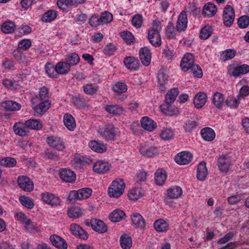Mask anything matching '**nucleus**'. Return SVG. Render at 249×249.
Masks as SVG:
<instances>
[{"label": "nucleus", "instance_id": "obj_1", "mask_svg": "<svg viewBox=\"0 0 249 249\" xmlns=\"http://www.w3.org/2000/svg\"><path fill=\"white\" fill-rule=\"evenodd\" d=\"M180 66L183 71L190 70L194 77L201 78L202 76V70L198 65L195 64L194 55L191 53H187L184 55Z\"/></svg>", "mask_w": 249, "mask_h": 249}, {"label": "nucleus", "instance_id": "obj_2", "mask_svg": "<svg viewBox=\"0 0 249 249\" xmlns=\"http://www.w3.org/2000/svg\"><path fill=\"white\" fill-rule=\"evenodd\" d=\"M161 29V22L155 20L152 22L151 27L147 30V38L150 44L155 47L161 45V39L160 32Z\"/></svg>", "mask_w": 249, "mask_h": 249}, {"label": "nucleus", "instance_id": "obj_3", "mask_svg": "<svg viewBox=\"0 0 249 249\" xmlns=\"http://www.w3.org/2000/svg\"><path fill=\"white\" fill-rule=\"evenodd\" d=\"M98 133L106 140L114 141L118 133V129L113 125L108 124L99 128Z\"/></svg>", "mask_w": 249, "mask_h": 249}, {"label": "nucleus", "instance_id": "obj_4", "mask_svg": "<svg viewBox=\"0 0 249 249\" xmlns=\"http://www.w3.org/2000/svg\"><path fill=\"white\" fill-rule=\"evenodd\" d=\"M183 192L181 188H170L167 190L166 195L164 197V202L170 207H173L175 203L172 199H177L182 194Z\"/></svg>", "mask_w": 249, "mask_h": 249}, {"label": "nucleus", "instance_id": "obj_5", "mask_svg": "<svg viewBox=\"0 0 249 249\" xmlns=\"http://www.w3.org/2000/svg\"><path fill=\"white\" fill-rule=\"evenodd\" d=\"M46 142L51 147L62 151L65 149V143L62 139L55 135H50L47 137Z\"/></svg>", "mask_w": 249, "mask_h": 249}, {"label": "nucleus", "instance_id": "obj_6", "mask_svg": "<svg viewBox=\"0 0 249 249\" xmlns=\"http://www.w3.org/2000/svg\"><path fill=\"white\" fill-rule=\"evenodd\" d=\"M41 196L44 202L52 207L59 206L61 203L59 196L53 193L45 192L41 194Z\"/></svg>", "mask_w": 249, "mask_h": 249}, {"label": "nucleus", "instance_id": "obj_7", "mask_svg": "<svg viewBox=\"0 0 249 249\" xmlns=\"http://www.w3.org/2000/svg\"><path fill=\"white\" fill-rule=\"evenodd\" d=\"M218 167L220 171L227 172L231 165V156L229 154H222L217 160Z\"/></svg>", "mask_w": 249, "mask_h": 249}, {"label": "nucleus", "instance_id": "obj_8", "mask_svg": "<svg viewBox=\"0 0 249 249\" xmlns=\"http://www.w3.org/2000/svg\"><path fill=\"white\" fill-rule=\"evenodd\" d=\"M249 71V66L243 64L238 66L231 65L228 69V73L231 76L238 77L241 75L247 73Z\"/></svg>", "mask_w": 249, "mask_h": 249}, {"label": "nucleus", "instance_id": "obj_9", "mask_svg": "<svg viewBox=\"0 0 249 249\" xmlns=\"http://www.w3.org/2000/svg\"><path fill=\"white\" fill-rule=\"evenodd\" d=\"M235 18L234 10L232 7L227 5L224 8L223 14V20L224 24L230 27L233 23Z\"/></svg>", "mask_w": 249, "mask_h": 249}, {"label": "nucleus", "instance_id": "obj_10", "mask_svg": "<svg viewBox=\"0 0 249 249\" xmlns=\"http://www.w3.org/2000/svg\"><path fill=\"white\" fill-rule=\"evenodd\" d=\"M193 159V155L188 151H182L177 154L174 158L176 163L179 165H186L189 163Z\"/></svg>", "mask_w": 249, "mask_h": 249}, {"label": "nucleus", "instance_id": "obj_11", "mask_svg": "<svg viewBox=\"0 0 249 249\" xmlns=\"http://www.w3.org/2000/svg\"><path fill=\"white\" fill-rule=\"evenodd\" d=\"M15 218L21 223L24 224L25 225V228L28 231H31L34 229V226L32 224L31 220L22 212H18L15 213Z\"/></svg>", "mask_w": 249, "mask_h": 249}, {"label": "nucleus", "instance_id": "obj_12", "mask_svg": "<svg viewBox=\"0 0 249 249\" xmlns=\"http://www.w3.org/2000/svg\"><path fill=\"white\" fill-rule=\"evenodd\" d=\"M139 151L142 155L147 157H153L159 153L157 147L146 144L142 145Z\"/></svg>", "mask_w": 249, "mask_h": 249}, {"label": "nucleus", "instance_id": "obj_13", "mask_svg": "<svg viewBox=\"0 0 249 249\" xmlns=\"http://www.w3.org/2000/svg\"><path fill=\"white\" fill-rule=\"evenodd\" d=\"M188 20L186 12L182 11L178 16L176 29L178 32L184 31L187 28Z\"/></svg>", "mask_w": 249, "mask_h": 249}, {"label": "nucleus", "instance_id": "obj_14", "mask_svg": "<svg viewBox=\"0 0 249 249\" xmlns=\"http://www.w3.org/2000/svg\"><path fill=\"white\" fill-rule=\"evenodd\" d=\"M13 130L16 135L21 137L26 136L29 133L25 122H22L15 123L13 125Z\"/></svg>", "mask_w": 249, "mask_h": 249}, {"label": "nucleus", "instance_id": "obj_15", "mask_svg": "<svg viewBox=\"0 0 249 249\" xmlns=\"http://www.w3.org/2000/svg\"><path fill=\"white\" fill-rule=\"evenodd\" d=\"M50 105L48 99L41 100L40 103L33 108L35 115H41L49 108Z\"/></svg>", "mask_w": 249, "mask_h": 249}, {"label": "nucleus", "instance_id": "obj_16", "mask_svg": "<svg viewBox=\"0 0 249 249\" xmlns=\"http://www.w3.org/2000/svg\"><path fill=\"white\" fill-rule=\"evenodd\" d=\"M60 177L64 181L71 183L75 180L76 175L70 169H62L60 171Z\"/></svg>", "mask_w": 249, "mask_h": 249}, {"label": "nucleus", "instance_id": "obj_17", "mask_svg": "<svg viewBox=\"0 0 249 249\" xmlns=\"http://www.w3.org/2000/svg\"><path fill=\"white\" fill-rule=\"evenodd\" d=\"M140 58L142 63L144 66H148L151 62V54L150 50L147 47H143L139 52Z\"/></svg>", "mask_w": 249, "mask_h": 249}, {"label": "nucleus", "instance_id": "obj_18", "mask_svg": "<svg viewBox=\"0 0 249 249\" xmlns=\"http://www.w3.org/2000/svg\"><path fill=\"white\" fill-rule=\"evenodd\" d=\"M124 63L125 66L131 71L137 70L140 66L139 60L134 56L125 57L124 58Z\"/></svg>", "mask_w": 249, "mask_h": 249}, {"label": "nucleus", "instance_id": "obj_19", "mask_svg": "<svg viewBox=\"0 0 249 249\" xmlns=\"http://www.w3.org/2000/svg\"><path fill=\"white\" fill-rule=\"evenodd\" d=\"M110 165L108 162L99 160L94 163L93 168L94 172L99 174H104L108 171Z\"/></svg>", "mask_w": 249, "mask_h": 249}, {"label": "nucleus", "instance_id": "obj_20", "mask_svg": "<svg viewBox=\"0 0 249 249\" xmlns=\"http://www.w3.org/2000/svg\"><path fill=\"white\" fill-rule=\"evenodd\" d=\"M207 100V96L206 93L199 92L195 96L194 104L197 108H202L206 104Z\"/></svg>", "mask_w": 249, "mask_h": 249}, {"label": "nucleus", "instance_id": "obj_21", "mask_svg": "<svg viewBox=\"0 0 249 249\" xmlns=\"http://www.w3.org/2000/svg\"><path fill=\"white\" fill-rule=\"evenodd\" d=\"M92 229L99 233H104L107 230V226L102 220L93 219L90 221Z\"/></svg>", "mask_w": 249, "mask_h": 249}, {"label": "nucleus", "instance_id": "obj_22", "mask_svg": "<svg viewBox=\"0 0 249 249\" xmlns=\"http://www.w3.org/2000/svg\"><path fill=\"white\" fill-rule=\"evenodd\" d=\"M141 124L143 129L150 132L153 131L157 126L156 123L148 117H142L141 121Z\"/></svg>", "mask_w": 249, "mask_h": 249}, {"label": "nucleus", "instance_id": "obj_23", "mask_svg": "<svg viewBox=\"0 0 249 249\" xmlns=\"http://www.w3.org/2000/svg\"><path fill=\"white\" fill-rule=\"evenodd\" d=\"M71 231L75 236L82 239L88 238V235L86 231L79 225L76 224H72L70 227Z\"/></svg>", "mask_w": 249, "mask_h": 249}, {"label": "nucleus", "instance_id": "obj_24", "mask_svg": "<svg viewBox=\"0 0 249 249\" xmlns=\"http://www.w3.org/2000/svg\"><path fill=\"white\" fill-rule=\"evenodd\" d=\"M144 192L142 188H131L128 193V197L129 199L136 201L142 197Z\"/></svg>", "mask_w": 249, "mask_h": 249}, {"label": "nucleus", "instance_id": "obj_25", "mask_svg": "<svg viewBox=\"0 0 249 249\" xmlns=\"http://www.w3.org/2000/svg\"><path fill=\"white\" fill-rule=\"evenodd\" d=\"M50 240L52 244L56 248L59 249H67V243L61 237L56 235H53L51 236Z\"/></svg>", "mask_w": 249, "mask_h": 249}, {"label": "nucleus", "instance_id": "obj_26", "mask_svg": "<svg viewBox=\"0 0 249 249\" xmlns=\"http://www.w3.org/2000/svg\"><path fill=\"white\" fill-rule=\"evenodd\" d=\"M1 106L7 111H12L18 110L21 107L20 104L12 100L5 101L2 102Z\"/></svg>", "mask_w": 249, "mask_h": 249}, {"label": "nucleus", "instance_id": "obj_27", "mask_svg": "<svg viewBox=\"0 0 249 249\" xmlns=\"http://www.w3.org/2000/svg\"><path fill=\"white\" fill-rule=\"evenodd\" d=\"M63 122L65 126L70 131H73L76 127L75 119L70 114L66 113L64 115Z\"/></svg>", "mask_w": 249, "mask_h": 249}, {"label": "nucleus", "instance_id": "obj_28", "mask_svg": "<svg viewBox=\"0 0 249 249\" xmlns=\"http://www.w3.org/2000/svg\"><path fill=\"white\" fill-rule=\"evenodd\" d=\"M166 178L167 174L163 169H159L155 173V181L157 185H163Z\"/></svg>", "mask_w": 249, "mask_h": 249}, {"label": "nucleus", "instance_id": "obj_29", "mask_svg": "<svg viewBox=\"0 0 249 249\" xmlns=\"http://www.w3.org/2000/svg\"><path fill=\"white\" fill-rule=\"evenodd\" d=\"M24 122L28 130H39L42 127V123L38 120L36 119H30Z\"/></svg>", "mask_w": 249, "mask_h": 249}, {"label": "nucleus", "instance_id": "obj_30", "mask_svg": "<svg viewBox=\"0 0 249 249\" xmlns=\"http://www.w3.org/2000/svg\"><path fill=\"white\" fill-rule=\"evenodd\" d=\"M106 111L114 115H120L124 111V108L118 105H109L105 107Z\"/></svg>", "mask_w": 249, "mask_h": 249}, {"label": "nucleus", "instance_id": "obj_31", "mask_svg": "<svg viewBox=\"0 0 249 249\" xmlns=\"http://www.w3.org/2000/svg\"><path fill=\"white\" fill-rule=\"evenodd\" d=\"M200 133L202 138L206 141H212L215 137L214 130L210 127L203 128Z\"/></svg>", "mask_w": 249, "mask_h": 249}, {"label": "nucleus", "instance_id": "obj_32", "mask_svg": "<svg viewBox=\"0 0 249 249\" xmlns=\"http://www.w3.org/2000/svg\"><path fill=\"white\" fill-rule=\"evenodd\" d=\"M205 162H201L198 164L197 169V178L200 180L205 179L208 175V171Z\"/></svg>", "mask_w": 249, "mask_h": 249}, {"label": "nucleus", "instance_id": "obj_33", "mask_svg": "<svg viewBox=\"0 0 249 249\" xmlns=\"http://www.w3.org/2000/svg\"><path fill=\"white\" fill-rule=\"evenodd\" d=\"M154 227L158 232H165L168 229L169 224L165 220L159 219L154 222Z\"/></svg>", "mask_w": 249, "mask_h": 249}, {"label": "nucleus", "instance_id": "obj_34", "mask_svg": "<svg viewBox=\"0 0 249 249\" xmlns=\"http://www.w3.org/2000/svg\"><path fill=\"white\" fill-rule=\"evenodd\" d=\"M132 223L138 228H143L145 226V220L143 217L139 213H133L131 217Z\"/></svg>", "mask_w": 249, "mask_h": 249}, {"label": "nucleus", "instance_id": "obj_35", "mask_svg": "<svg viewBox=\"0 0 249 249\" xmlns=\"http://www.w3.org/2000/svg\"><path fill=\"white\" fill-rule=\"evenodd\" d=\"M157 78L160 90L161 91L165 90L166 89L165 86L168 82V76L162 71H160Z\"/></svg>", "mask_w": 249, "mask_h": 249}, {"label": "nucleus", "instance_id": "obj_36", "mask_svg": "<svg viewBox=\"0 0 249 249\" xmlns=\"http://www.w3.org/2000/svg\"><path fill=\"white\" fill-rule=\"evenodd\" d=\"M89 147L94 151L98 153H103L106 150V145L96 141H91L89 143Z\"/></svg>", "mask_w": 249, "mask_h": 249}, {"label": "nucleus", "instance_id": "obj_37", "mask_svg": "<svg viewBox=\"0 0 249 249\" xmlns=\"http://www.w3.org/2000/svg\"><path fill=\"white\" fill-rule=\"evenodd\" d=\"M71 67L66 61L59 62L56 65V72L57 74H65L70 71Z\"/></svg>", "mask_w": 249, "mask_h": 249}, {"label": "nucleus", "instance_id": "obj_38", "mask_svg": "<svg viewBox=\"0 0 249 249\" xmlns=\"http://www.w3.org/2000/svg\"><path fill=\"white\" fill-rule=\"evenodd\" d=\"M224 99L225 98L222 93L219 92H216L213 96V103L216 108H220L223 107Z\"/></svg>", "mask_w": 249, "mask_h": 249}, {"label": "nucleus", "instance_id": "obj_39", "mask_svg": "<svg viewBox=\"0 0 249 249\" xmlns=\"http://www.w3.org/2000/svg\"><path fill=\"white\" fill-rule=\"evenodd\" d=\"M17 183L19 187H33L32 180L27 176H19L17 178Z\"/></svg>", "mask_w": 249, "mask_h": 249}, {"label": "nucleus", "instance_id": "obj_40", "mask_svg": "<svg viewBox=\"0 0 249 249\" xmlns=\"http://www.w3.org/2000/svg\"><path fill=\"white\" fill-rule=\"evenodd\" d=\"M57 16V12L54 10H49L45 12L41 17V20L44 22H50L54 20Z\"/></svg>", "mask_w": 249, "mask_h": 249}, {"label": "nucleus", "instance_id": "obj_41", "mask_svg": "<svg viewBox=\"0 0 249 249\" xmlns=\"http://www.w3.org/2000/svg\"><path fill=\"white\" fill-rule=\"evenodd\" d=\"M82 210L78 206H72L68 210V215L71 218H77L82 216Z\"/></svg>", "mask_w": 249, "mask_h": 249}, {"label": "nucleus", "instance_id": "obj_42", "mask_svg": "<svg viewBox=\"0 0 249 249\" xmlns=\"http://www.w3.org/2000/svg\"><path fill=\"white\" fill-rule=\"evenodd\" d=\"M125 215L124 211L120 209H116L109 214V218L112 221L117 222L123 220Z\"/></svg>", "mask_w": 249, "mask_h": 249}, {"label": "nucleus", "instance_id": "obj_43", "mask_svg": "<svg viewBox=\"0 0 249 249\" xmlns=\"http://www.w3.org/2000/svg\"><path fill=\"white\" fill-rule=\"evenodd\" d=\"M217 8L215 5L212 3H209L204 6L202 13L208 17H212L216 12Z\"/></svg>", "mask_w": 249, "mask_h": 249}, {"label": "nucleus", "instance_id": "obj_44", "mask_svg": "<svg viewBox=\"0 0 249 249\" xmlns=\"http://www.w3.org/2000/svg\"><path fill=\"white\" fill-rule=\"evenodd\" d=\"M15 23L11 21H6L1 26V30L5 34H10L14 32L16 28Z\"/></svg>", "mask_w": 249, "mask_h": 249}, {"label": "nucleus", "instance_id": "obj_45", "mask_svg": "<svg viewBox=\"0 0 249 249\" xmlns=\"http://www.w3.org/2000/svg\"><path fill=\"white\" fill-rule=\"evenodd\" d=\"M124 188H108L107 194L111 198H118L124 193Z\"/></svg>", "mask_w": 249, "mask_h": 249}, {"label": "nucleus", "instance_id": "obj_46", "mask_svg": "<svg viewBox=\"0 0 249 249\" xmlns=\"http://www.w3.org/2000/svg\"><path fill=\"white\" fill-rule=\"evenodd\" d=\"M65 61L71 66L76 65L80 61V57L76 53H70L66 56Z\"/></svg>", "mask_w": 249, "mask_h": 249}, {"label": "nucleus", "instance_id": "obj_47", "mask_svg": "<svg viewBox=\"0 0 249 249\" xmlns=\"http://www.w3.org/2000/svg\"><path fill=\"white\" fill-rule=\"evenodd\" d=\"M178 90L177 88H173L166 95L165 102L168 104L173 103L176 100L178 94Z\"/></svg>", "mask_w": 249, "mask_h": 249}, {"label": "nucleus", "instance_id": "obj_48", "mask_svg": "<svg viewBox=\"0 0 249 249\" xmlns=\"http://www.w3.org/2000/svg\"><path fill=\"white\" fill-rule=\"evenodd\" d=\"M99 87L92 83H87L83 87L84 92L88 95H93L96 93Z\"/></svg>", "mask_w": 249, "mask_h": 249}, {"label": "nucleus", "instance_id": "obj_49", "mask_svg": "<svg viewBox=\"0 0 249 249\" xmlns=\"http://www.w3.org/2000/svg\"><path fill=\"white\" fill-rule=\"evenodd\" d=\"M213 32V28L209 26H205L201 29L200 32L199 36L201 39L205 40L208 39L212 35Z\"/></svg>", "mask_w": 249, "mask_h": 249}, {"label": "nucleus", "instance_id": "obj_50", "mask_svg": "<svg viewBox=\"0 0 249 249\" xmlns=\"http://www.w3.org/2000/svg\"><path fill=\"white\" fill-rule=\"evenodd\" d=\"M120 245L123 249H129L132 246L131 238L126 234L123 235L120 238Z\"/></svg>", "mask_w": 249, "mask_h": 249}, {"label": "nucleus", "instance_id": "obj_51", "mask_svg": "<svg viewBox=\"0 0 249 249\" xmlns=\"http://www.w3.org/2000/svg\"><path fill=\"white\" fill-rule=\"evenodd\" d=\"M171 104L165 103L160 106L161 111L168 116H172L177 111L175 108H172Z\"/></svg>", "mask_w": 249, "mask_h": 249}, {"label": "nucleus", "instance_id": "obj_52", "mask_svg": "<svg viewBox=\"0 0 249 249\" xmlns=\"http://www.w3.org/2000/svg\"><path fill=\"white\" fill-rule=\"evenodd\" d=\"M45 69L46 72L49 77L52 78H56L57 77V72H56V66L54 67L53 65L50 63H47L45 66Z\"/></svg>", "mask_w": 249, "mask_h": 249}, {"label": "nucleus", "instance_id": "obj_53", "mask_svg": "<svg viewBox=\"0 0 249 249\" xmlns=\"http://www.w3.org/2000/svg\"><path fill=\"white\" fill-rule=\"evenodd\" d=\"M17 164L16 159L11 157H6L0 160V165L6 167H12Z\"/></svg>", "mask_w": 249, "mask_h": 249}, {"label": "nucleus", "instance_id": "obj_54", "mask_svg": "<svg viewBox=\"0 0 249 249\" xmlns=\"http://www.w3.org/2000/svg\"><path fill=\"white\" fill-rule=\"evenodd\" d=\"M100 20L101 24H107L110 23L113 20V15L109 12L105 11L102 13Z\"/></svg>", "mask_w": 249, "mask_h": 249}, {"label": "nucleus", "instance_id": "obj_55", "mask_svg": "<svg viewBox=\"0 0 249 249\" xmlns=\"http://www.w3.org/2000/svg\"><path fill=\"white\" fill-rule=\"evenodd\" d=\"M85 162H88L84 157H75L71 161V165L76 169H80Z\"/></svg>", "mask_w": 249, "mask_h": 249}, {"label": "nucleus", "instance_id": "obj_56", "mask_svg": "<svg viewBox=\"0 0 249 249\" xmlns=\"http://www.w3.org/2000/svg\"><path fill=\"white\" fill-rule=\"evenodd\" d=\"M80 199L89 197L92 194V191L90 188H82L78 190Z\"/></svg>", "mask_w": 249, "mask_h": 249}, {"label": "nucleus", "instance_id": "obj_57", "mask_svg": "<svg viewBox=\"0 0 249 249\" xmlns=\"http://www.w3.org/2000/svg\"><path fill=\"white\" fill-rule=\"evenodd\" d=\"M241 99L239 98H235L233 96H229L226 100V105L231 107L236 108L238 107L240 102Z\"/></svg>", "mask_w": 249, "mask_h": 249}, {"label": "nucleus", "instance_id": "obj_58", "mask_svg": "<svg viewBox=\"0 0 249 249\" xmlns=\"http://www.w3.org/2000/svg\"><path fill=\"white\" fill-rule=\"evenodd\" d=\"M127 88L126 84L124 82H118L113 87V90L114 92L122 93L127 90Z\"/></svg>", "mask_w": 249, "mask_h": 249}, {"label": "nucleus", "instance_id": "obj_59", "mask_svg": "<svg viewBox=\"0 0 249 249\" xmlns=\"http://www.w3.org/2000/svg\"><path fill=\"white\" fill-rule=\"evenodd\" d=\"M19 200L24 206L28 209L33 208L34 206L33 200L30 197L22 196L19 197Z\"/></svg>", "mask_w": 249, "mask_h": 249}, {"label": "nucleus", "instance_id": "obj_60", "mask_svg": "<svg viewBox=\"0 0 249 249\" xmlns=\"http://www.w3.org/2000/svg\"><path fill=\"white\" fill-rule=\"evenodd\" d=\"M197 125V123L193 120H188L185 122L184 127L187 132H191L195 130Z\"/></svg>", "mask_w": 249, "mask_h": 249}, {"label": "nucleus", "instance_id": "obj_61", "mask_svg": "<svg viewBox=\"0 0 249 249\" xmlns=\"http://www.w3.org/2000/svg\"><path fill=\"white\" fill-rule=\"evenodd\" d=\"M174 133L173 130L170 128H163L160 134V137L165 140H168L172 139Z\"/></svg>", "mask_w": 249, "mask_h": 249}, {"label": "nucleus", "instance_id": "obj_62", "mask_svg": "<svg viewBox=\"0 0 249 249\" xmlns=\"http://www.w3.org/2000/svg\"><path fill=\"white\" fill-rule=\"evenodd\" d=\"M143 22V18L140 14H136L133 16L131 19V23L132 25L137 28H140Z\"/></svg>", "mask_w": 249, "mask_h": 249}, {"label": "nucleus", "instance_id": "obj_63", "mask_svg": "<svg viewBox=\"0 0 249 249\" xmlns=\"http://www.w3.org/2000/svg\"><path fill=\"white\" fill-rule=\"evenodd\" d=\"M116 50V47L113 44L110 43L105 46L104 53L106 55L111 56L114 54Z\"/></svg>", "mask_w": 249, "mask_h": 249}, {"label": "nucleus", "instance_id": "obj_64", "mask_svg": "<svg viewBox=\"0 0 249 249\" xmlns=\"http://www.w3.org/2000/svg\"><path fill=\"white\" fill-rule=\"evenodd\" d=\"M238 25L240 28H245L249 25V17L243 16L238 18Z\"/></svg>", "mask_w": 249, "mask_h": 249}]
</instances>
